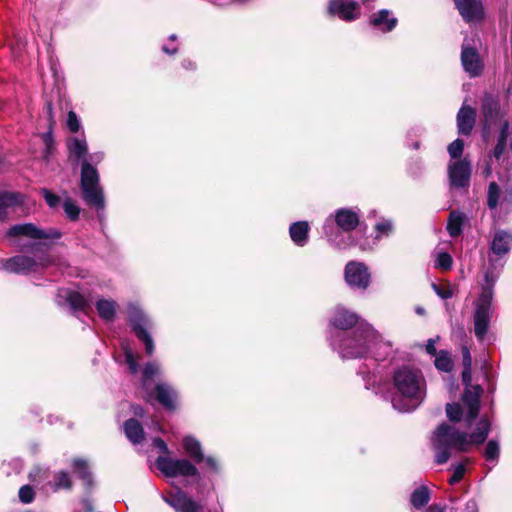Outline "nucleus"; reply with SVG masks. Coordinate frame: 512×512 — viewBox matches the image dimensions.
Instances as JSON below:
<instances>
[{"label":"nucleus","instance_id":"f257e3e1","mask_svg":"<svg viewBox=\"0 0 512 512\" xmlns=\"http://www.w3.org/2000/svg\"><path fill=\"white\" fill-rule=\"evenodd\" d=\"M490 429L491 423L487 418H481L470 435L446 423L439 425L430 438L436 463H446L453 451L466 452L471 445L484 443Z\"/></svg>","mask_w":512,"mask_h":512},{"label":"nucleus","instance_id":"f03ea898","mask_svg":"<svg viewBox=\"0 0 512 512\" xmlns=\"http://www.w3.org/2000/svg\"><path fill=\"white\" fill-rule=\"evenodd\" d=\"M68 159L78 165L81 162V188L83 198L88 205L97 209L104 207V198L99 186V175L91 162L98 163L103 159V153L88 155V144L84 136L69 137L66 141Z\"/></svg>","mask_w":512,"mask_h":512},{"label":"nucleus","instance_id":"7ed1b4c3","mask_svg":"<svg viewBox=\"0 0 512 512\" xmlns=\"http://www.w3.org/2000/svg\"><path fill=\"white\" fill-rule=\"evenodd\" d=\"M397 394L392 399L393 407L399 411L414 410L425 398L426 382L421 371L403 367L394 374Z\"/></svg>","mask_w":512,"mask_h":512},{"label":"nucleus","instance_id":"20e7f679","mask_svg":"<svg viewBox=\"0 0 512 512\" xmlns=\"http://www.w3.org/2000/svg\"><path fill=\"white\" fill-rule=\"evenodd\" d=\"M332 345L338 349L343 358H360L371 352L377 346L392 345L383 339L370 325H360L352 334L345 337L339 344L332 340Z\"/></svg>","mask_w":512,"mask_h":512},{"label":"nucleus","instance_id":"39448f33","mask_svg":"<svg viewBox=\"0 0 512 512\" xmlns=\"http://www.w3.org/2000/svg\"><path fill=\"white\" fill-rule=\"evenodd\" d=\"M462 380L466 386L462 396L465 411H463L462 407L456 403L447 404L446 413L447 417L452 422H459L464 419L466 422L470 423L479 413L480 397L483 393V389L480 385L471 384V367H464Z\"/></svg>","mask_w":512,"mask_h":512},{"label":"nucleus","instance_id":"423d86ee","mask_svg":"<svg viewBox=\"0 0 512 512\" xmlns=\"http://www.w3.org/2000/svg\"><path fill=\"white\" fill-rule=\"evenodd\" d=\"M498 275L490 272L485 274V284L478 298L474 301V333L478 340H482L487 331L493 315V286Z\"/></svg>","mask_w":512,"mask_h":512},{"label":"nucleus","instance_id":"0eeeda50","mask_svg":"<svg viewBox=\"0 0 512 512\" xmlns=\"http://www.w3.org/2000/svg\"><path fill=\"white\" fill-rule=\"evenodd\" d=\"M62 236L55 228H41L33 223L16 224L10 227L5 237L9 243L18 248L32 247L27 241H40L44 244L54 242Z\"/></svg>","mask_w":512,"mask_h":512},{"label":"nucleus","instance_id":"6e6552de","mask_svg":"<svg viewBox=\"0 0 512 512\" xmlns=\"http://www.w3.org/2000/svg\"><path fill=\"white\" fill-rule=\"evenodd\" d=\"M482 113L484 117V131L489 132L493 127L500 126V136L495 146L492 156L499 159L506 147L508 139L509 124L503 121L505 112L500 108L499 102L491 95H485L482 101Z\"/></svg>","mask_w":512,"mask_h":512},{"label":"nucleus","instance_id":"1a4fd4ad","mask_svg":"<svg viewBox=\"0 0 512 512\" xmlns=\"http://www.w3.org/2000/svg\"><path fill=\"white\" fill-rule=\"evenodd\" d=\"M128 319L137 338L145 345V351L152 355L155 349L154 342L147 329L151 328L150 319L135 304L128 306Z\"/></svg>","mask_w":512,"mask_h":512},{"label":"nucleus","instance_id":"9d476101","mask_svg":"<svg viewBox=\"0 0 512 512\" xmlns=\"http://www.w3.org/2000/svg\"><path fill=\"white\" fill-rule=\"evenodd\" d=\"M50 263V257L47 255L40 257L17 255L8 259L4 267L9 272L27 274L46 268L50 265Z\"/></svg>","mask_w":512,"mask_h":512},{"label":"nucleus","instance_id":"9b49d317","mask_svg":"<svg viewBox=\"0 0 512 512\" xmlns=\"http://www.w3.org/2000/svg\"><path fill=\"white\" fill-rule=\"evenodd\" d=\"M161 498L165 503L171 506L175 512H204V505L194 500L179 487L162 494Z\"/></svg>","mask_w":512,"mask_h":512},{"label":"nucleus","instance_id":"f8f14e48","mask_svg":"<svg viewBox=\"0 0 512 512\" xmlns=\"http://www.w3.org/2000/svg\"><path fill=\"white\" fill-rule=\"evenodd\" d=\"M156 466L165 476L168 477H188L198 474L197 468L185 459L158 457L156 460Z\"/></svg>","mask_w":512,"mask_h":512},{"label":"nucleus","instance_id":"ddd939ff","mask_svg":"<svg viewBox=\"0 0 512 512\" xmlns=\"http://www.w3.org/2000/svg\"><path fill=\"white\" fill-rule=\"evenodd\" d=\"M471 177V162L466 159L451 160L448 163V178L452 188H467Z\"/></svg>","mask_w":512,"mask_h":512},{"label":"nucleus","instance_id":"4468645a","mask_svg":"<svg viewBox=\"0 0 512 512\" xmlns=\"http://www.w3.org/2000/svg\"><path fill=\"white\" fill-rule=\"evenodd\" d=\"M344 274L346 283L351 287L366 289L370 284V272L362 262H348Z\"/></svg>","mask_w":512,"mask_h":512},{"label":"nucleus","instance_id":"2eb2a0df","mask_svg":"<svg viewBox=\"0 0 512 512\" xmlns=\"http://www.w3.org/2000/svg\"><path fill=\"white\" fill-rule=\"evenodd\" d=\"M328 11L340 19L350 22L360 16L359 5L354 0H330Z\"/></svg>","mask_w":512,"mask_h":512},{"label":"nucleus","instance_id":"dca6fc26","mask_svg":"<svg viewBox=\"0 0 512 512\" xmlns=\"http://www.w3.org/2000/svg\"><path fill=\"white\" fill-rule=\"evenodd\" d=\"M461 64L470 77H477L481 74L483 64L477 50L471 47L466 41L462 45Z\"/></svg>","mask_w":512,"mask_h":512},{"label":"nucleus","instance_id":"f3484780","mask_svg":"<svg viewBox=\"0 0 512 512\" xmlns=\"http://www.w3.org/2000/svg\"><path fill=\"white\" fill-rule=\"evenodd\" d=\"M455 4L467 22L478 21L483 17L481 0H454Z\"/></svg>","mask_w":512,"mask_h":512},{"label":"nucleus","instance_id":"a211bd4d","mask_svg":"<svg viewBox=\"0 0 512 512\" xmlns=\"http://www.w3.org/2000/svg\"><path fill=\"white\" fill-rule=\"evenodd\" d=\"M330 322L335 328L346 330L358 322V316L344 307H337Z\"/></svg>","mask_w":512,"mask_h":512},{"label":"nucleus","instance_id":"6ab92c4d","mask_svg":"<svg viewBox=\"0 0 512 512\" xmlns=\"http://www.w3.org/2000/svg\"><path fill=\"white\" fill-rule=\"evenodd\" d=\"M25 203V196L21 193L0 190V220L5 219L7 209L21 206Z\"/></svg>","mask_w":512,"mask_h":512},{"label":"nucleus","instance_id":"aec40b11","mask_svg":"<svg viewBox=\"0 0 512 512\" xmlns=\"http://www.w3.org/2000/svg\"><path fill=\"white\" fill-rule=\"evenodd\" d=\"M370 24L383 32L392 31L397 25V18L392 16L391 11L382 9L370 17Z\"/></svg>","mask_w":512,"mask_h":512},{"label":"nucleus","instance_id":"412c9836","mask_svg":"<svg viewBox=\"0 0 512 512\" xmlns=\"http://www.w3.org/2000/svg\"><path fill=\"white\" fill-rule=\"evenodd\" d=\"M512 248V233L498 230L494 233L491 242V250L495 255L507 254Z\"/></svg>","mask_w":512,"mask_h":512},{"label":"nucleus","instance_id":"4be33fe9","mask_svg":"<svg viewBox=\"0 0 512 512\" xmlns=\"http://www.w3.org/2000/svg\"><path fill=\"white\" fill-rule=\"evenodd\" d=\"M335 222L343 231H351L359 224V215L351 209H339L335 214Z\"/></svg>","mask_w":512,"mask_h":512},{"label":"nucleus","instance_id":"5701e85b","mask_svg":"<svg viewBox=\"0 0 512 512\" xmlns=\"http://www.w3.org/2000/svg\"><path fill=\"white\" fill-rule=\"evenodd\" d=\"M476 112L470 106L463 105L457 114V126L459 133L470 134L475 124Z\"/></svg>","mask_w":512,"mask_h":512},{"label":"nucleus","instance_id":"b1692460","mask_svg":"<svg viewBox=\"0 0 512 512\" xmlns=\"http://www.w3.org/2000/svg\"><path fill=\"white\" fill-rule=\"evenodd\" d=\"M156 399L167 409H175L177 401L176 391L167 384H158L155 388Z\"/></svg>","mask_w":512,"mask_h":512},{"label":"nucleus","instance_id":"393cba45","mask_svg":"<svg viewBox=\"0 0 512 512\" xmlns=\"http://www.w3.org/2000/svg\"><path fill=\"white\" fill-rule=\"evenodd\" d=\"M308 232L309 224L306 221L295 222L289 229L292 241L298 246H304L307 243Z\"/></svg>","mask_w":512,"mask_h":512},{"label":"nucleus","instance_id":"a878e982","mask_svg":"<svg viewBox=\"0 0 512 512\" xmlns=\"http://www.w3.org/2000/svg\"><path fill=\"white\" fill-rule=\"evenodd\" d=\"M124 432L133 444L141 443L144 439L143 427L135 419H129L124 423Z\"/></svg>","mask_w":512,"mask_h":512},{"label":"nucleus","instance_id":"bb28decb","mask_svg":"<svg viewBox=\"0 0 512 512\" xmlns=\"http://www.w3.org/2000/svg\"><path fill=\"white\" fill-rule=\"evenodd\" d=\"M116 306V302L111 299H99L96 302L98 315L106 321H111L114 318Z\"/></svg>","mask_w":512,"mask_h":512},{"label":"nucleus","instance_id":"cd10ccee","mask_svg":"<svg viewBox=\"0 0 512 512\" xmlns=\"http://www.w3.org/2000/svg\"><path fill=\"white\" fill-rule=\"evenodd\" d=\"M184 449L186 453L191 457L196 463H201L204 460V455L201 450L200 443L193 437H185L183 441Z\"/></svg>","mask_w":512,"mask_h":512},{"label":"nucleus","instance_id":"c85d7f7f","mask_svg":"<svg viewBox=\"0 0 512 512\" xmlns=\"http://www.w3.org/2000/svg\"><path fill=\"white\" fill-rule=\"evenodd\" d=\"M465 215L459 211H452L449 216L447 229L452 237L458 236L462 231Z\"/></svg>","mask_w":512,"mask_h":512},{"label":"nucleus","instance_id":"c756f323","mask_svg":"<svg viewBox=\"0 0 512 512\" xmlns=\"http://www.w3.org/2000/svg\"><path fill=\"white\" fill-rule=\"evenodd\" d=\"M64 297L69 303L70 307L75 311H84L88 307V301L83 295L76 291H64Z\"/></svg>","mask_w":512,"mask_h":512},{"label":"nucleus","instance_id":"7c9ffc66","mask_svg":"<svg viewBox=\"0 0 512 512\" xmlns=\"http://www.w3.org/2000/svg\"><path fill=\"white\" fill-rule=\"evenodd\" d=\"M430 499V493L427 487L422 486L416 489L411 495V504L420 509L424 507Z\"/></svg>","mask_w":512,"mask_h":512},{"label":"nucleus","instance_id":"2f4dec72","mask_svg":"<svg viewBox=\"0 0 512 512\" xmlns=\"http://www.w3.org/2000/svg\"><path fill=\"white\" fill-rule=\"evenodd\" d=\"M73 467H74L75 472L84 481V483L87 486H91L93 483L92 475L89 471V467H88L86 461H84L82 459H75L73 461Z\"/></svg>","mask_w":512,"mask_h":512},{"label":"nucleus","instance_id":"473e14b6","mask_svg":"<svg viewBox=\"0 0 512 512\" xmlns=\"http://www.w3.org/2000/svg\"><path fill=\"white\" fill-rule=\"evenodd\" d=\"M435 366L438 370L443 372H450L453 368V361L447 351H440L435 356Z\"/></svg>","mask_w":512,"mask_h":512},{"label":"nucleus","instance_id":"72a5a7b5","mask_svg":"<svg viewBox=\"0 0 512 512\" xmlns=\"http://www.w3.org/2000/svg\"><path fill=\"white\" fill-rule=\"evenodd\" d=\"M432 288L434 292L442 299H450L456 292V286L450 282H445L442 284L432 283Z\"/></svg>","mask_w":512,"mask_h":512},{"label":"nucleus","instance_id":"f704fd0d","mask_svg":"<svg viewBox=\"0 0 512 512\" xmlns=\"http://www.w3.org/2000/svg\"><path fill=\"white\" fill-rule=\"evenodd\" d=\"M501 195V189L496 182H491L488 187L487 205L490 209H495L498 206Z\"/></svg>","mask_w":512,"mask_h":512},{"label":"nucleus","instance_id":"c9c22d12","mask_svg":"<svg viewBox=\"0 0 512 512\" xmlns=\"http://www.w3.org/2000/svg\"><path fill=\"white\" fill-rule=\"evenodd\" d=\"M124 351L125 361L129 367L131 373L135 374L138 372V356L128 346V344H122Z\"/></svg>","mask_w":512,"mask_h":512},{"label":"nucleus","instance_id":"e433bc0d","mask_svg":"<svg viewBox=\"0 0 512 512\" xmlns=\"http://www.w3.org/2000/svg\"><path fill=\"white\" fill-rule=\"evenodd\" d=\"M72 481L67 472L60 471L54 477L53 488L55 491L59 489H71Z\"/></svg>","mask_w":512,"mask_h":512},{"label":"nucleus","instance_id":"4c0bfd02","mask_svg":"<svg viewBox=\"0 0 512 512\" xmlns=\"http://www.w3.org/2000/svg\"><path fill=\"white\" fill-rule=\"evenodd\" d=\"M500 454L499 443L496 440L488 441L485 450L484 457L487 461L497 462Z\"/></svg>","mask_w":512,"mask_h":512},{"label":"nucleus","instance_id":"58836bf2","mask_svg":"<svg viewBox=\"0 0 512 512\" xmlns=\"http://www.w3.org/2000/svg\"><path fill=\"white\" fill-rule=\"evenodd\" d=\"M464 149V142L461 139H456L448 146V153L452 160L462 159V153Z\"/></svg>","mask_w":512,"mask_h":512},{"label":"nucleus","instance_id":"ea45409f","mask_svg":"<svg viewBox=\"0 0 512 512\" xmlns=\"http://www.w3.org/2000/svg\"><path fill=\"white\" fill-rule=\"evenodd\" d=\"M63 208L69 219L76 220L78 218L80 210L73 200L66 199L63 203Z\"/></svg>","mask_w":512,"mask_h":512},{"label":"nucleus","instance_id":"a19ab883","mask_svg":"<svg viewBox=\"0 0 512 512\" xmlns=\"http://www.w3.org/2000/svg\"><path fill=\"white\" fill-rule=\"evenodd\" d=\"M42 138H43V142L45 144V150L43 152V159L46 162H49L51 156L54 153V142L52 139V135H51V133H45V134H43Z\"/></svg>","mask_w":512,"mask_h":512},{"label":"nucleus","instance_id":"79ce46f5","mask_svg":"<svg viewBox=\"0 0 512 512\" xmlns=\"http://www.w3.org/2000/svg\"><path fill=\"white\" fill-rule=\"evenodd\" d=\"M160 372V366L156 362H149L145 365L143 370V384L146 385V382L151 379L153 376L157 375Z\"/></svg>","mask_w":512,"mask_h":512},{"label":"nucleus","instance_id":"37998d69","mask_svg":"<svg viewBox=\"0 0 512 512\" xmlns=\"http://www.w3.org/2000/svg\"><path fill=\"white\" fill-rule=\"evenodd\" d=\"M452 257L446 252H439L436 259V267L449 270L452 267Z\"/></svg>","mask_w":512,"mask_h":512},{"label":"nucleus","instance_id":"c03bdc74","mask_svg":"<svg viewBox=\"0 0 512 512\" xmlns=\"http://www.w3.org/2000/svg\"><path fill=\"white\" fill-rule=\"evenodd\" d=\"M19 499L22 503L29 504L34 500L35 492L29 485H24L19 489Z\"/></svg>","mask_w":512,"mask_h":512},{"label":"nucleus","instance_id":"a18cd8bd","mask_svg":"<svg viewBox=\"0 0 512 512\" xmlns=\"http://www.w3.org/2000/svg\"><path fill=\"white\" fill-rule=\"evenodd\" d=\"M66 124L71 132L76 133L79 131L80 121L74 111L68 113Z\"/></svg>","mask_w":512,"mask_h":512},{"label":"nucleus","instance_id":"49530a36","mask_svg":"<svg viewBox=\"0 0 512 512\" xmlns=\"http://www.w3.org/2000/svg\"><path fill=\"white\" fill-rule=\"evenodd\" d=\"M42 194H43V197L45 198L47 204L51 208H55L59 205L60 198L57 195L53 194L51 191H49L47 189H43Z\"/></svg>","mask_w":512,"mask_h":512},{"label":"nucleus","instance_id":"de8ad7c7","mask_svg":"<svg viewBox=\"0 0 512 512\" xmlns=\"http://www.w3.org/2000/svg\"><path fill=\"white\" fill-rule=\"evenodd\" d=\"M377 236L388 235L392 231V223L388 220L377 223L376 225Z\"/></svg>","mask_w":512,"mask_h":512},{"label":"nucleus","instance_id":"09e8293b","mask_svg":"<svg viewBox=\"0 0 512 512\" xmlns=\"http://www.w3.org/2000/svg\"><path fill=\"white\" fill-rule=\"evenodd\" d=\"M464 473H465L464 465L458 464L457 466L454 467V472L449 479V483L451 485H453V484L459 482L462 479V477L464 476Z\"/></svg>","mask_w":512,"mask_h":512},{"label":"nucleus","instance_id":"8fccbe9b","mask_svg":"<svg viewBox=\"0 0 512 512\" xmlns=\"http://www.w3.org/2000/svg\"><path fill=\"white\" fill-rule=\"evenodd\" d=\"M481 174L485 178H489L492 175V163H491V156L488 160L485 161V163L480 167Z\"/></svg>","mask_w":512,"mask_h":512},{"label":"nucleus","instance_id":"3c124183","mask_svg":"<svg viewBox=\"0 0 512 512\" xmlns=\"http://www.w3.org/2000/svg\"><path fill=\"white\" fill-rule=\"evenodd\" d=\"M463 366L472 367V357L469 349L466 346L462 347Z\"/></svg>","mask_w":512,"mask_h":512},{"label":"nucleus","instance_id":"603ef678","mask_svg":"<svg viewBox=\"0 0 512 512\" xmlns=\"http://www.w3.org/2000/svg\"><path fill=\"white\" fill-rule=\"evenodd\" d=\"M439 339V337H437L436 339H429L427 344H426V351L428 354L430 355H433V356H436L438 353L436 351V347H435V344H436V341Z\"/></svg>","mask_w":512,"mask_h":512},{"label":"nucleus","instance_id":"864d4df0","mask_svg":"<svg viewBox=\"0 0 512 512\" xmlns=\"http://www.w3.org/2000/svg\"><path fill=\"white\" fill-rule=\"evenodd\" d=\"M202 462H205L208 468H210L213 471L218 470L217 461L213 457H204V460Z\"/></svg>","mask_w":512,"mask_h":512},{"label":"nucleus","instance_id":"5fc2aeb1","mask_svg":"<svg viewBox=\"0 0 512 512\" xmlns=\"http://www.w3.org/2000/svg\"><path fill=\"white\" fill-rule=\"evenodd\" d=\"M153 445L159 448L162 452L168 453V447L166 443L161 438H155L153 440Z\"/></svg>","mask_w":512,"mask_h":512},{"label":"nucleus","instance_id":"6e6d98bb","mask_svg":"<svg viewBox=\"0 0 512 512\" xmlns=\"http://www.w3.org/2000/svg\"><path fill=\"white\" fill-rule=\"evenodd\" d=\"M214 3L218 6H226L232 4L234 2H243L244 0H213Z\"/></svg>","mask_w":512,"mask_h":512},{"label":"nucleus","instance_id":"4d7b16f0","mask_svg":"<svg viewBox=\"0 0 512 512\" xmlns=\"http://www.w3.org/2000/svg\"><path fill=\"white\" fill-rule=\"evenodd\" d=\"M46 109H47V113L49 116V122H50V124H53L55 121H54V116H53V112H52V106L50 103L47 104Z\"/></svg>","mask_w":512,"mask_h":512},{"label":"nucleus","instance_id":"13d9d810","mask_svg":"<svg viewBox=\"0 0 512 512\" xmlns=\"http://www.w3.org/2000/svg\"><path fill=\"white\" fill-rule=\"evenodd\" d=\"M83 507L86 510V512H93V506L89 500L85 499L83 501Z\"/></svg>","mask_w":512,"mask_h":512},{"label":"nucleus","instance_id":"bf43d9fd","mask_svg":"<svg viewBox=\"0 0 512 512\" xmlns=\"http://www.w3.org/2000/svg\"><path fill=\"white\" fill-rule=\"evenodd\" d=\"M425 512H443V510L438 505H431Z\"/></svg>","mask_w":512,"mask_h":512},{"label":"nucleus","instance_id":"052dcab7","mask_svg":"<svg viewBox=\"0 0 512 512\" xmlns=\"http://www.w3.org/2000/svg\"><path fill=\"white\" fill-rule=\"evenodd\" d=\"M467 510L469 512H477V506H476V503L471 501L469 503H467Z\"/></svg>","mask_w":512,"mask_h":512},{"label":"nucleus","instance_id":"680f3d73","mask_svg":"<svg viewBox=\"0 0 512 512\" xmlns=\"http://www.w3.org/2000/svg\"><path fill=\"white\" fill-rule=\"evenodd\" d=\"M162 49H163V51H164L165 53L170 54V55L175 54V53L177 52V48H172V49H170V48H168L167 46H163V48H162Z\"/></svg>","mask_w":512,"mask_h":512},{"label":"nucleus","instance_id":"e2e57ef3","mask_svg":"<svg viewBox=\"0 0 512 512\" xmlns=\"http://www.w3.org/2000/svg\"><path fill=\"white\" fill-rule=\"evenodd\" d=\"M134 414L138 415V416H142L143 415V409L141 407H136L134 409Z\"/></svg>","mask_w":512,"mask_h":512},{"label":"nucleus","instance_id":"0e129e2a","mask_svg":"<svg viewBox=\"0 0 512 512\" xmlns=\"http://www.w3.org/2000/svg\"><path fill=\"white\" fill-rule=\"evenodd\" d=\"M416 313L419 314V315H424L425 314V310L422 307H417L416 308Z\"/></svg>","mask_w":512,"mask_h":512},{"label":"nucleus","instance_id":"69168bd1","mask_svg":"<svg viewBox=\"0 0 512 512\" xmlns=\"http://www.w3.org/2000/svg\"><path fill=\"white\" fill-rule=\"evenodd\" d=\"M170 39H171V40H173V41H175V40H176V35H175V34H172V35L170 36Z\"/></svg>","mask_w":512,"mask_h":512},{"label":"nucleus","instance_id":"338daca9","mask_svg":"<svg viewBox=\"0 0 512 512\" xmlns=\"http://www.w3.org/2000/svg\"><path fill=\"white\" fill-rule=\"evenodd\" d=\"M370 0H362L363 3H368Z\"/></svg>","mask_w":512,"mask_h":512}]
</instances>
